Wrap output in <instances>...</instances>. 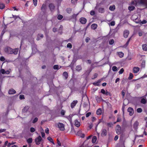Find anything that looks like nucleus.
<instances>
[{"instance_id":"393cba45","label":"nucleus","mask_w":147,"mask_h":147,"mask_svg":"<svg viewBox=\"0 0 147 147\" xmlns=\"http://www.w3.org/2000/svg\"><path fill=\"white\" fill-rule=\"evenodd\" d=\"M82 69V67L80 65H78L76 66V70L77 71H80V70H81Z\"/></svg>"},{"instance_id":"a211bd4d","label":"nucleus","mask_w":147,"mask_h":147,"mask_svg":"<svg viewBox=\"0 0 147 147\" xmlns=\"http://www.w3.org/2000/svg\"><path fill=\"white\" fill-rule=\"evenodd\" d=\"M29 107L28 106H26L24 107V109L22 110L23 112L25 113L28 110Z\"/></svg>"},{"instance_id":"f8f14e48","label":"nucleus","mask_w":147,"mask_h":147,"mask_svg":"<svg viewBox=\"0 0 147 147\" xmlns=\"http://www.w3.org/2000/svg\"><path fill=\"white\" fill-rule=\"evenodd\" d=\"M49 7L51 11L55 9V7L54 4L53 3H50L49 5Z\"/></svg>"},{"instance_id":"b1692460","label":"nucleus","mask_w":147,"mask_h":147,"mask_svg":"<svg viewBox=\"0 0 147 147\" xmlns=\"http://www.w3.org/2000/svg\"><path fill=\"white\" fill-rule=\"evenodd\" d=\"M147 102L146 98H143L141 100V102L143 104H145Z\"/></svg>"},{"instance_id":"4be33fe9","label":"nucleus","mask_w":147,"mask_h":147,"mask_svg":"<svg viewBox=\"0 0 147 147\" xmlns=\"http://www.w3.org/2000/svg\"><path fill=\"white\" fill-rule=\"evenodd\" d=\"M91 28L93 30L96 29L97 27V25L96 24H94L91 25Z\"/></svg>"},{"instance_id":"c03bdc74","label":"nucleus","mask_w":147,"mask_h":147,"mask_svg":"<svg viewBox=\"0 0 147 147\" xmlns=\"http://www.w3.org/2000/svg\"><path fill=\"white\" fill-rule=\"evenodd\" d=\"M137 111L139 113H141L142 111V110L141 108H138L137 109Z\"/></svg>"},{"instance_id":"f257e3e1","label":"nucleus","mask_w":147,"mask_h":147,"mask_svg":"<svg viewBox=\"0 0 147 147\" xmlns=\"http://www.w3.org/2000/svg\"><path fill=\"white\" fill-rule=\"evenodd\" d=\"M57 127L61 131H64L65 130V125L61 123H59L56 124Z\"/></svg>"},{"instance_id":"6ab92c4d","label":"nucleus","mask_w":147,"mask_h":147,"mask_svg":"<svg viewBox=\"0 0 147 147\" xmlns=\"http://www.w3.org/2000/svg\"><path fill=\"white\" fill-rule=\"evenodd\" d=\"M78 13L77 14H74L71 16V19H74L75 20V21L76 20V18L77 16L78 15Z\"/></svg>"},{"instance_id":"a18cd8bd","label":"nucleus","mask_w":147,"mask_h":147,"mask_svg":"<svg viewBox=\"0 0 147 147\" xmlns=\"http://www.w3.org/2000/svg\"><path fill=\"white\" fill-rule=\"evenodd\" d=\"M131 38V37L129 38V39H128V40L127 41V42H126V44L125 45V46L126 47H127V46L128 45V44H129V41H130V40Z\"/></svg>"},{"instance_id":"4468645a","label":"nucleus","mask_w":147,"mask_h":147,"mask_svg":"<svg viewBox=\"0 0 147 147\" xmlns=\"http://www.w3.org/2000/svg\"><path fill=\"white\" fill-rule=\"evenodd\" d=\"M100 80H99L97 82H95L93 83V84L95 86H100Z\"/></svg>"},{"instance_id":"f3484780","label":"nucleus","mask_w":147,"mask_h":147,"mask_svg":"<svg viewBox=\"0 0 147 147\" xmlns=\"http://www.w3.org/2000/svg\"><path fill=\"white\" fill-rule=\"evenodd\" d=\"M96 113L98 115H100L102 113V110L101 108L98 109L96 111Z\"/></svg>"},{"instance_id":"ea45409f","label":"nucleus","mask_w":147,"mask_h":147,"mask_svg":"<svg viewBox=\"0 0 147 147\" xmlns=\"http://www.w3.org/2000/svg\"><path fill=\"white\" fill-rule=\"evenodd\" d=\"M114 41L113 39H111L109 41V43L110 45H112L114 43Z\"/></svg>"},{"instance_id":"3c124183","label":"nucleus","mask_w":147,"mask_h":147,"mask_svg":"<svg viewBox=\"0 0 147 147\" xmlns=\"http://www.w3.org/2000/svg\"><path fill=\"white\" fill-rule=\"evenodd\" d=\"M0 60L3 61L5 60V59L3 56H1L0 58Z\"/></svg>"},{"instance_id":"7ed1b4c3","label":"nucleus","mask_w":147,"mask_h":147,"mask_svg":"<svg viewBox=\"0 0 147 147\" xmlns=\"http://www.w3.org/2000/svg\"><path fill=\"white\" fill-rule=\"evenodd\" d=\"M12 49L10 47H7L4 49V51L5 52L9 54H12Z\"/></svg>"},{"instance_id":"dca6fc26","label":"nucleus","mask_w":147,"mask_h":147,"mask_svg":"<svg viewBox=\"0 0 147 147\" xmlns=\"http://www.w3.org/2000/svg\"><path fill=\"white\" fill-rule=\"evenodd\" d=\"M140 70V68L138 67H134L133 68V72L135 73H137Z\"/></svg>"},{"instance_id":"423d86ee","label":"nucleus","mask_w":147,"mask_h":147,"mask_svg":"<svg viewBox=\"0 0 147 147\" xmlns=\"http://www.w3.org/2000/svg\"><path fill=\"white\" fill-rule=\"evenodd\" d=\"M80 22L82 24H85L87 22V20L86 18L84 17H82L80 18Z\"/></svg>"},{"instance_id":"4c0bfd02","label":"nucleus","mask_w":147,"mask_h":147,"mask_svg":"<svg viewBox=\"0 0 147 147\" xmlns=\"http://www.w3.org/2000/svg\"><path fill=\"white\" fill-rule=\"evenodd\" d=\"M63 16L62 15H61L60 14L57 17V18L58 20H61L63 18Z\"/></svg>"},{"instance_id":"1a4fd4ad","label":"nucleus","mask_w":147,"mask_h":147,"mask_svg":"<svg viewBox=\"0 0 147 147\" xmlns=\"http://www.w3.org/2000/svg\"><path fill=\"white\" fill-rule=\"evenodd\" d=\"M129 34V31L126 30L124 31L123 32V36L125 38H127L128 37V35Z\"/></svg>"},{"instance_id":"864d4df0","label":"nucleus","mask_w":147,"mask_h":147,"mask_svg":"<svg viewBox=\"0 0 147 147\" xmlns=\"http://www.w3.org/2000/svg\"><path fill=\"white\" fill-rule=\"evenodd\" d=\"M95 98L96 100L98 101H100L101 99V98L98 96H96Z\"/></svg>"},{"instance_id":"338daca9","label":"nucleus","mask_w":147,"mask_h":147,"mask_svg":"<svg viewBox=\"0 0 147 147\" xmlns=\"http://www.w3.org/2000/svg\"><path fill=\"white\" fill-rule=\"evenodd\" d=\"M57 142L59 146H61V143L60 142V141L58 140V139H57Z\"/></svg>"},{"instance_id":"f03ea898","label":"nucleus","mask_w":147,"mask_h":147,"mask_svg":"<svg viewBox=\"0 0 147 147\" xmlns=\"http://www.w3.org/2000/svg\"><path fill=\"white\" fill-rule=\"evenodd\" d=\"M42 140V139L40 136H39L36 138L35 140V141L36 144L37 145L40 144V142Z\"/></svg>"},{"instance_id":"2f4dec72","label":"nucleus","mask_w":147,"mask_h":147,"mask_svg":"<svg viewBox=\"0 0 147 147\" xmlns=\"http://www.w3.org/2000/svg\"><path fill=\"white\" fill-rule=\"evenodd\" d=\"M72 10V9L70 8H68L66 9V10L67 13H70L71 12Z\"/></svg>"},{"instance_id":"0eeeda50","label":"nucleus","mask_w":147,"mask_h":147,"mask_svg":"<svg viewBox=\"0 0 147 147\" xmlns=\"http://www.w3.org/2000/svg\"><path fill=\"white\" fill-rule=\"evenodd\" d=\"M127 111L129 112V115L130 116L132 115L134 113V110L133 109L130 107L128 108Z\"/></svg>"},{"instance_id":"c85d7f7f","label":"nucleus","mask_w":147,"mask_h":147,"mask_svg":"<svg viewBox=\"0 0 147 147\" xmlns=\"http://www.w3.org/2000/svg\"><path fill=\"white\" fill-rule=\"evenodd\" d=\"M109 9L111 11H114L115 9V5H113V6H111L109 8Z\"/></svg>"},{"instance_id":"aec40b11","label":"nucleus","mask_w":147,"mask_h":147,"mask_svg":"<svg viewBox=\"0 0 147 147\" xmlns=\"http://www.w3.org/2000/svg\"><path fill=\"white\" fill-rule=\"evenodd\" d=\"M134 21L137 24H139L141 22V20H140L139 18H138L134 19Z\"/></svg>"},{"instance_id":"774afa93","label":"nucleus","mask_w":147,"mask_h":147,"mask_svg":"<svg viewBox=\"0 0 147 147\" xmlns=\"http://www.w3.org/2000/svg\"><path fill=\"white\" fill-rule=\"evenodd\" d=\"M105 92L106 91L104 89H102L101 90V92L104 94L105 93Z\"/></svg>"},{"instance_id":"473e14b6","label":"nucleus","mask_w":147,"mask_h":147,"mask_svg":"<svg viewBox=\"0 0 147 147\" xmlns=\"http://www.w3.org/2000/svg\"><path fill=\"white\" fill-rule=\"evenodd\" d=\"M125 90H123L121 92V94H122V98H123L125 97Z\"/></svg>"},{"instance_id":"412c9836","label":"nucleus","mask_w":147,"mask_h":147,"mask_svg":"<svg viewBox=\"0 0 147 147\" xmlns=\"http://www.w3.org/2000/svg\"><path fill=\"white\" fill-rule=\"evenodd\" d=\"M97 140V137L95 136H94L92 137V143H95L96 141Z\"/></svg>"},{"instance_id":"20e7f679","label":"nucleus","mask_w":147,"mask_h":147,"mask_svg":"<svg viewBox=\"0 0 147 147\" xmlns=\"http://www.w3.org/2000/svg\"><path fill=\"white\" fill-rule=\"evenodd\" d=\"M121 127L120 125H117L116 126V131L118 135L120 134L121 133Z\"/></svg>"},{"instance_id":"c756f323","label":"nucleus","mask_w":147,"mask_h":147,"mask_svg":"<svg viewBox=\"0 0 147 147\" xmlns=\"http://www.w3.org/2000/svg\"><path fill=\"white\" fill-rule=\"evenodd\" d=\"M98 11L100 13H103L104 12V9L103 8H100L98 9Z\"/></svg>"},{"instance_id":"c9c22d12","label":"nucleus","mask_w":147,"mask_h":147,"mask_svg":"<svg viewBox=\"0 0 147 147\" xmlns=\"http://www.w3.org/2000/svg\"><path fill=\"white\" fill-rule=\"evenodd\" d=\"M27 141L29 144H30L32 143V138H29L27 140Z\"/></svg>"},{"instance_id":"9d476101","label":"nucleus","mask_w":147,"mask_h":147,"mask_svg":"<svg viewBox=\"0 0 147 147\" xmlns=\"http://www.w3.org/2000/svg\"><path fill=\"white\" fill-rule=\"evenodd\" d=\"M74 125L77 127H78L80 126V122H79L77 119L74 120Z\"/></svg>"},{"instance_id":"7c9ffc66","label":"nucleus","mask_w":147,"mask_h":147,"mask_svg":"<svg viewBox=\"0 0 147 147\" xmlns=\"http://www.w3.org/2000/svg\"><path fill=\"white\" fill-rule=\"evenodd\" d=\"M135 7L133 6H130L128 7V9L130 11H132L134 9Z\"/></svg>"},{"instance_id":"9b49d317","label":"nucleus","mask_w":147,"mask_h":147,"mask_svg":"<svg viewBox=\"0 0 147 147\" xmlns=\"http://www.w3.org/2000/svg\"><path fill=\"white\" fill-rule=\"evenodd\" d=\"M16 92V91L13 89L11 88L9 90L8 93L9 94H13Z\"/></svg>"},{"instance_id":"a878e982","label":"nucleus","mask_w":147,"mask_h":147,"mask_svg":"<svg viewBox=\"0 0 147 147\" xmlns=\"http://www.w3.org/2000/svg\"><path fill=\"white\" fill-rule=\"evenodd\" d=\"M63 75L65 77V79L66 80L68 77L67 73L66 71H65L63 72Z\"/></svg>"},{"instance_id":"49530a36","label":"nucleus","mask_w":147,"mask_h":147,"mask_svg":"<svg viewBox=\"0 0 147 147\" xmlns=\"http://www.w3.org/2000/svg\"><path fill=\"white\" fill-rule=\"evenodd\" d=\"M124 71V70L123 68H122L121 69L120 71L119 72V74H122Z\"/></svg>"},{"instance_id":"4d7b16f0","label":"nucleus","mask_w":147,"mask_h":147,"mask_svg":"<svg viewBox=\"0 0 147 147\" xmlns=\"http://www.w3.org/2000/svg\"><path fill=\"white\" fill-rule=\"evenodd\" d=\"M91 114V113L90 112H89L86 113V117H89Z\"/></svg>"},{"instance_id":"2eb2a0df","label":"nucleus","mask_w":147,"mask_h":147,"mask_svg":"<svg viewBox=\"0 0 147 147\" xmlns=\"http://www.w3.org/2000/svg\"><path fill=\"white\" fill-rule=\"evenodd\" d=\"M142 49L145 51H147V44H143L142 45Z\"/></svg>"},{"instance_id":"69168bd1","label":"nucleus","mask_w":147,"mask_h":147,"mask_svg":"<svg viewBox=\"0 0 147 147\" xmlns=\"http://www.w3.org/2000/svg\"><path fill=\"white\" fill-rule=\"evenodd\" d=\"M78 0H71L72 3L75 4L77 3Z\"/></svg>"},{"instance_id":"bf43d9fd","label":"nucleus","mask_w":147,"mask_h":147,"mask_svg":"<svg viewBox=\"0 0 147 147\" xmlns=\"http://www.w3.org/2000/svg\"><path fill=\"white\" fill-rule=\"evenodd\" d=\"M90 14L92 16H93L95 14V12L94 11L92 10L90 12Z\"/></svg>"},{"instance_id":"72a5a7b5","label":"nucleus","mask_w":147,"mask_h":147,"mask_svg":"<svg viewBox=\"0 0 147 147\" xmlns=\"http://www.w3.org/2000/svg\"><path fill=\"white\" fill-rule=\"evenodd\" d=\"M134 77V75L133 74L131 73H130L129 76V77L128 79L129 80H130L132 79Z\"/></svg>"},{"instance_id":"8fccbe9b","label":"nucleus","mask_w":147,"mask_h":147,"mask_svg":"<svg viewBox=\"0 0 147 147\" xmlns=\"http://www.w3.org/2000/svg\"><path fill=\"white\" fill-rule=\"evenodd\" d=\"M33 1L34 5L36 6L37 3V0H33Z\"/></svg>"},{"instance_id":"cd10ccee","label":"nucleus","mask_w":147,"mask_h":147,"mask_svg":"<svg viewBox=\"0 0 147 147\" xmlns=\"http://www.w3.org/2000/svg\"><path fill=\"white\" fill-rule=\"evenodd\" d=\"M107 126L110 127H111L113 126V124L112 122L107 123Z\"/></svg>"},{"instance_id":"e2e57ef3","label":"nucleus","mask_w":147,"mask_h":147,"mask_svg":"<svg viewBox=\"0 0 147 147\" xmlns=\"http://www.w3.org/2000/svg\"><path fill=\"white\" fill-rule=\"evenodd\" d=\"M115 22L114 21L111 22L110 23V24L111 26H113L115 25Z\"/></svg>"},{"instance_id":"052dcab7","label":"nucleus","mask_w":147,"mask_h":147,"mask_svg":"<svg viewBox=\"0 0 147 147\" xmlns=\"http://www.w3.org/2000/svg\"><path fill=\"white\" fill-rule=\"evenodd\" d=\"M20 99H24V95H21L20 96Z\"/></svg>"},{"instance_id":"5701e85b","label":"nucleus","mask_w":147,"mask_h":147,"mask_svg":"<svg viewBox=\"0 0 147 147\" xmlns=\"http://www.w3.org/2000/svg\"><path fill=\"white\" fill-rule=\"evenodd\" d=\"M47 138L49 142H51L53 143V144H55V143L53 141V139L51 137L49 136V137H48Z\"/></svg>"},{"instance_id":"e433bc0d","label":"nucleus","mask_w":147,"mask_h":147,"mask_svg":"<svg viewBox=\"0 0 147 147\" xmlns=\"http://www.w3.org/2000/svg\"><path fill=\"white\" fill-rule=\"evenodd\" d=\"M46 5L45 4H43L41 8V10L42 11L44 10L46 8Z\"/></svg>"},{"instance_id":"6e6552de","label":"nucleus","mask_w":147,"mask_h":147,"mask_svg":"<svg viewBox=\"0 0 147 147\" xmlns=\"http://www.w3.org/2000/svg\"><path fill=\"white\" fill-rule=\"evenodd\" d=\"M78 102V101L77 100H75L73 101L71 103V107L72 109L74 108L75 106H76V104Z\"/></svg>"},{"instance_id":"bb28decb","label":"nucleus","mask_w":147,"mask_h":147,"mask_svg":"<svg viewBox=\"0 0 147 147\" xmlns=\"http://www.w3.org/2000/svg\"><path fill=\"white\" fill-rule=\"evenodd\" d=\"M118 54L119 56L121 58L123 57L124 56V53L121 52H118Z\"/></svg>"},{"instance_id":"13d9d810","label":"nucleus","mask_w":147,"mask_h":147,"mask_svg":"<svg viewBox=\"0 0 147 147\" xmlns=\"http://www.w3.org/2000/svg\"><path fill=\"white\" fill-rule=\"evenodd\" d=\"M0 71L1 73L3 74H5V71L3 69H1V70Z\"/></svg>"},{"instance_id":"0e129e2a","label":"nucleus","mask_w":147,"mask_h":147,"mask_svg":"<svg viewBox=\"0 0 147 147\" xmlns=\"http://www.w3.org/2000/svg\"><path fill=\"white\" fill-rule=\"evenodd\" d=\"M145 1L144 0H140V3L142 4H144L145 3Z\"/></svg>"},{"instance_id":"f704fd0d","label":"nucleus","mask_w":147,"mask_h":147,"mask_svg":"<svg viewBox=\"0 0 147 147\" xmlns=\"http://www.w3.org/2000/svg\"><path fill=\"white\" fill-rule=\"evenodd\" d=\"M5 5L2 3H0V9H3L5 7Z\"/></svg>"},{"instance_id":"79ce46f5","label":"nucleus","mask_w":147,"mask_h":147,"mask_svg":"<svg viewBox=\"0 0 147 147\" xmlns=\"http://www.w3.org/2000/svg\"><path fill=\"white\" fill-rule=\"evenodd\" d=\"M53 68L54 69H59V66L58 65H55L53 67Z\"/></svg>"},{"instance_id":"603ef678","label":"nucleus","mask_w":147,"mask_h":147,"mask_svg":"<svg viewBox=\"0 0 147 147\" xmlns=\"http://www.w3.org/2000/svg\"><path fill=\"white\" fill-rule=\"evenodd\" d=\"M38 119L37 117H35L32 123H35L38 121Z\"/></svg>"},{"instance_id":"6e6d98bb","label":"nucleus","mask_w":147,"mask_h":147,"mask_svg":"<svg viewBox=\"0 0 147 147\" xmlns=\"http://www.w3.org/2000/svg\"><path fill=\"white\" fill-rule=\"evenodd\" d=\"M82 134V131H78L77 133V135L78 136H80V135Z\"/></svg>"},{"instance_id":"a19ab883","label":"nucleus","mask_w":147,"mask_h":147,"mask_svg":"<svg viewBox=\"0 0 147 147\" xmlns=\"http://www.w3.org/2000/svg\"><path fill=\"white\" fill-rule=\"evenodd\" d=\"M112 69L113 71H117V68L116 66H113L112 67Z\"/></svg>"},{"instance_id":"37998d69","label":"nucleus","mask_w":147,"mask_h":147,"mask_svg":"<svg viewBox=\"0 0 147 147\" xmlns=\"http://www.w3.org/2000/svg\"><path fill=\"white\" fill-rule=\"evenodd\" d=\"M91 71V70L89 69L86 71L85 74L86 75H88Z\"/></svg>"},{"instance_id":"de8ad7c7","label":"nucleus","mask_w":147,"mask_h":147,"mask_svg":"<svg viewBox=\"0 0 147 147\" xmlns=\"http://www.w3.org/2000/svg\"><path fill=\"white\" fill-rule=\"evenodd\" d=\"M67 48H69L70 49H71L72 47V45L70 43H68L67 45Z\"/></svg>"},{"instance_id":"39448f33","label":"nucleus","mask_w":147,"mask_h":147,"mask_svg":"<svg viewBox=\"0 0 147 147\" xmlns=\"http://www.w3.org/2000/svg\"><path fill=\"white\" fill-rule=\"evenodd\" d=\"M107 131L105 129H102L101 131V135L102 136H106L107 135Z\"/></svg>"},{"instance_id":"680f3d73","label":"nucleus","mask_w":147,"mask_h":147,"mask_svg":"<svg viewBox=\"0 0 147 147\" xmlns=\"http://www.w3.org/2000/svg\"><path fill=\"white\" fill-rule=\"evenodd\" d=\"M98 76V74L97 73H95L94 75V78H92V79H94L96 78Z\"/></svg>"},{"instance_id":"09e8293b","label":"nucleus","mask_w":147,"mask_h":147,"mask_svg":"<svg viewBox=\"0 0 147 147\" xmlns=\"http://www.w3.org/2000/svg\"><path fill=\"white\" fill-rule=\"evenodd\" d=\"M65 111L64 110H63L62 109L61 111V115H65Z\"/></svg>"},{"instance_id":"5fc2aeb1","label":"nucleus","mask_w":147,"mask_h":147,"mask_svg":"<svg viewBox=\"0 0 147 147\" xmlns=\"http://www.w3.org/2000/svg\"><path fill=\"white\" fill-rule=\"evenodd\" d=\"M35 131V129L33 127H31L30 128V131L31 132H33Z\"/></svg>"},{"instance_id":"58836bf2","label":"nucleus","mask_w":147,"mask_h":147,"mask_svg":"<svg viewBox=\"0 0 147 147\" xmlns=\"http://www.w3.org/2000/svg\"><path fill=\"white\" fill-rule=\"evenodd\" d=\"M102 119H99L97 123L96 124V128L97 127L98 125L100 124L102 121Z\"/></svg>"},{"instance_id":"ddd939ff","label":"nucleus","mask_w":147,"mask_h":147,"mask_svg":"<svg viewBox=\"0 0 147 147\" xmlns=\"http://www.w3.org/2000/svg\"><path fill=\"white\" fill-rule=\"evenodd\" d=\"M18 48H16L13 50L12 49V54H14L15 55H17L18 54Z\"/></svg>"}]
</instances>
